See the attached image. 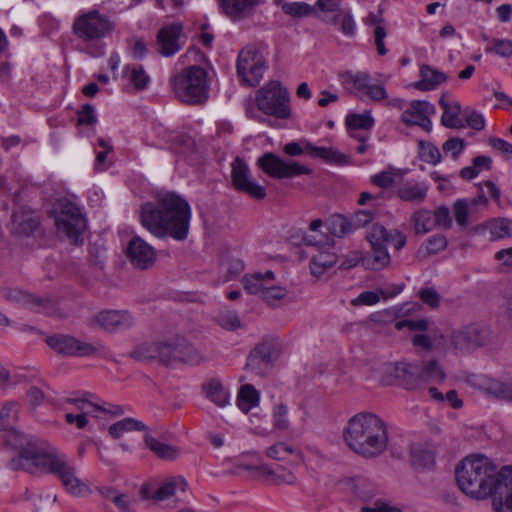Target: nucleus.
Here are the masks:
<instances>
[{
	"instance_id": "obj_1",
	"label": "nucleus",
	"mask_w": 512,
	"mask_h": 512,
	"mask_svg": "<svg viewBox=\"0 0 512 512\" xmlns=\"http://www.w3.org/2000/svg\"><path fill=\"white\" fill-rule=\"evenodd\" d=\"M455 477L460 490L474 499L493 496L496 512H512V467L500 470L486 456L465 457L455 468Z\"/></svg>"
},
{
	"instance_id": "obj_2",
	"label": "nucleus",
	"mask_w": 512,
	"mask_h": 512,
	"mask_svg": "<svg viewBox=\"0 0 512 512\" xmlns=\"http://www.w3.org/2000/svg\"><path fill=\"white\" fill-rule=\"evenodd\" d=\"M191 215L189 203L174 192L159 193L154 202L143 204L140 210L141 224L153 236L177 241L187 238Z\"/></svg>"
},
{
	"instance_id": "obj_3",
	"label": "nucleus",
	"mask_w": 512,
	"mask_h": 512,
	"mask_svg": "<svg viewBox=\"0 0 512 512\" xmlns=\"http://www.w3.org/2000/svg\"><path fill=\"white\" fill-rule=\"evenodd\" d=\"M346 445L365 459H374L388 448L386 422L378 415L360 412L349 419L343 432Z\"/></svg>"
},
{
	"instance_id": "obj_4",
	"label": "nucleus",
	"mask_w": 512,
	"mask_h": 512,
	"mask_svg": "<svg viewBox=\"0 0 512 512\" xmlns=\"http://www.w3.org/2000/svg\"><path fill=\"white\" fill-rule=\"evenodd\" d=\"M21 459L28 462L27 470L31 472L33 469H39L56 476L72 495L80 496L90 492L88 485L76 477L75 466L63 453H37L34 450H25L21 453Z\"/></svg>"
},
{
	"instance_id": "obj_5",
	"label": "nucleus",
	"mask_w": 512,
	"mask_h": 512,
	"mask_svg": "<svg viewBox=\"0 0 512 512\" xmlns=\"http://www.w3.org/2000/svg\"><path fill=\"white\" fill-rule=\"evenodd\" d=\"M175 97L188 105H203L209 98L210 83L206 70L192 65L170 79Z\"/></svg>"
},
{
	"instance_id": "obj_6",
	"label": "nucleus",
	"mask_w": 512,
	"mask_h": 512,
	"mask_svg": "<svg viewBox=\"0 0 512 512\" xmlns=\"http://www.w3.org/2000/svg\"><path fill=\"white\" fill-rule=\"evenodd\" d=\"M371 251L361 259L362 265L369 270H381L390 264L391 258L387 244H392L396 250H401L406 244V236L399 230L387 231L380 224H373L366 233Z\"/></svg>"
},
{
	"instance_id": "obj_7",
	"label": "nucleus",
	"mask_w": 512,
	"mask_h": 512,
	"mask_svg": "<svg viewBox=\"0 0 512 512\" xmlns=\"http://www.w3.org/2000/svg\"><path fill=\"white\" fill-rule=\"evenodd\" d=\"M255 102L257 108L267 116L282 120L291 117L289 91L277 80L269 81L257 90Z\"/></svg>"
},
{
	"instance_id": "obj_8",
	"label": "nucleus",
	"mask_w": 512,
	"mask_h": 512,
	"mask_svg": "<svg viewBox=\"0 0 512 512\" xmlns=\"http://www.w3.org/2000/svg\"><path fill=\"white\" fill-rule=\"evenodd\" d=\"M73 33L83 42H95L105 38L114 29L108 17L97 10L79 15L72 26Z\"/></svg>"
},
{
	"instance_id": "obj_9",
	"label": "nucleus",
	"mask_w": 512,
	"mask_h": 512,
	"mask_svg": "<svg viewBox=\"0 0 512 512\" xmlns=\"http://www.w3.org/2000/svg\"><path fill=\"white\" fill-rule=\"evenodd\" d=\"M47 345L54 350L57 354L64 356H100L107 357L109 354L108 349L101 343H88L83 342L75 337L58 334L48 337L46 340Z\"/></svg>"
},
{
	"instance_id": "obj_10",
	"label": "nucleus",
	"mask_w": 512,
	"mask_h": 512,
	"mask_svg": "<svg viewBox=\"0 0 512 512\" xmlns=\"http://www.w3.org/2000/svg\"><path fill=\"white\" fill-rule=\"evenodd\" d=\"M237 73L250 86H256L266 70V61L254 45H247L238 54Z\"/></svg>"
},
{
	"instance_id": "obj_11",
	"label": "nucleus",
	"mask_w": 512,
	"mask_h": 512,
	"mask_svg": "<svg viewBox=\"0 0 512 512\" xmlns=\"http://www.w3.org/2000/svg\"><path fill=\"white\" fill-rule=\"evenodd\" d=\"M55 224L59 232L64 233L73 244L78 243L86 227L85 218L79 207L69 201L61 203Z\"/></svg>"
},
{
	"instance_id": "obj_12",
	"label": "nucleus",
	"mask_w": 512,
	"mask_h": 512,
	"mask_svg": "<svg viewBox=\"0 0 512 512\" xmlns=\"http://www.w3.org/2000/svg\"><path fill=\"white\" fill-rule=\"evenodd\" d=\"M258 165L264 173L272 178H293L309 175L312 170L296 161H284L272 152L263 154L258 159Z\"/></svg>"
},
{
	"instance_id": "obj_13",
	"label": "nucleus",
	"mask_w": 512,
	"mask_h": 512,
	"mask_svg": "<svg viewBox=\"0 0 512 512\" xmlns=\"http://www.w3.org/2000/svg\"><path fill=\"white\" fill-rule=\"evenodd\" d=\"M489 336L487 328L480 324H469L452 331L450 345L455 353L473 351L483 346Z\"/></svg>"
},
{
	"instance_id": "obj_14",
	"label": "nucleus",
	"mask_w": 512,
	"mask_h": 512,
	"mask_svg": "<svg viewBox=\"0 0 512 512\" xmlns=\"http://www.w3.org/2000/svg\"><path fill=\"white\" fill-rule=\"evenodd\" d=\"M231 166L232 184L236 190L244 192L256 200H262L266 197L265 187L250 179L249 167L243 159L235 158Z\"/></svg>"
},
{
	"instance_id": "obj_15",
	"label": "nucleus",
	"mask_w": 512,
	"mask_h": 512,
	"mask_svg": "<svg viewBox=\"0 0 512 512\" xmlns=\"http://www.w3.org/2000/svg\"><path fill=\"white\" fill-rule=\"evenodd\" d=\"M384 373L387 376V383H399L406 388H413L419 382V365L398 361L385 365Z\"/></svg>"
},
{
	"instance_id": "obj_16",
	"label": "nucleus",
	"mask_w": 512,
	"mask_h": 512,
	"mask_svg": "<svg viewBox=\"0 0 512 512\" xmlns=\"http://www.w3.org/2000/svg\"><path fill=\"white\" fill-rule=\"evenodd\" d=\"M126 255L130 263L140 270L149 269L156 261L154 248L138 236L129 241Z\"/></svg>"
},
{
	"instance_id": "obj_17",
	"label": "nucleus",
	"mask_w": 512,
	"mask_h": 512,
	"mask_svg": "<svg viewBox=\"0 0 512 512\" xmlns=\"http://www.w3.org/2000/svg\"><path fill=\"white\" fill-rule=\"evenodd\" d=\"M434 113L433 104L425 100H414L410 103V107L402 113L401 119L408 125L420 126L425 131H430L432 127L430 116Z\"/></svg>"
},
{
	"instance_id": "obj_18",
	"label": "nucleus",
	"mask_w": 512,
	"mask_h": 512,
	"mask_svg": "<svg viewBox=\"0 0 512 512\" xmlns=\"http://www.w3.org/2000/svg\"><path fill=\"white\" fill-rule=\"evenodd\" d=\"M182 32L180 24H171L161 28L157 35V44L159 52L165 56L170 57L181 49L179 44V37Z\"/></svg>"
},
{
	"instance_id": "obj_19",
	"label": "nucleus",
	"mask_w": 512,
	"mask_h": 512,
	"mask_svg": "<svg viewBox=\"0 0 512 512\" xmlns=\"http://www.w3.org/2000/svg\"><path fill=\"white\" fill-rule=\"evenodd\" d=\"M304 241L307 245L317 248V253L312 255L310 262L311 273L314 276H321L327 269L331 268L337 262V256L335 253L330 251V247L318 246L317 243L313 242L308 237H304Z\"/></svg>"
},
{
	"instance_id": "obj_20",
	"label": "nucleus",
	"mask_w": 512,
	"mask_h": 512,
	"mask_svg": "<svg viewBox=\"0 0 512 512\" xmlns=\"http://www.w3.org/2000/svg\"><path fill=\"white\" fill-rule=\"evenodd\" d=\"M97 323L106 331L125 330L133 324V318L127 311H102L96 316Z\"/></svg>"
},
{
	"instance_id": "obj_21",
	"label": "nucleus",
	"mask_w": 512,
	"mask_h": 512,
	"mask_svg": "<svg viewBox=\"0 0 512 512\" xmlns=\"http://www.w3.org/2000/svg\"><path fill=\"white\" fill-rule=\"evenodd\" d=\"M428 185L423 181H406L396 191L397 196L405 202L420 204L427 198Z\"/></svg>"
},
{
	"instance_id": "obj_22",
	"label": "nucleus",
	"mask_w": 512,
	"mask_h": 512,
	"mask_svg": "<svg viewBox=\"0 0 512 512\" xmlns=\"http://www.w3.org/2000/svg\"><path fill=\"white\" fill-rule=\"evenodd\" d=\"M421 79L414 83V87L420 91L434 90L447 80L445 73L424 64L420 67Z\"/></svg>"
},
{
	"instance_id": "obj_23",
	"label": "nucleus",
	"mask_w": 512,
	"mask_h": 512,
	"mask_svg": "<svg viewBox=\"0 0 512 512\" xmlns=\"http://www.w3.org/2000/svg\"><path fill=\"white\" fill-rule=\"evenodd\" d=\"M439 104L443 109V114L441 117V123L448 128H461L463 127V123L459 118V113L461 111V106L458 102H450L446 95H442L439 100Z\"/></svg>"
},
{
	"instance_id": "obj_24",
	"label": "nucleus",
	"mask_w": 512,
	"mask_h": 512,
	"mask_svg": "<svg viewBox=\"0 0 512 512\" xmlns=\"http://www.w3.org/2000/svg\"><path fill=\"white\" fill-rule=\"evenodd\" d=\"M365 23L368 26L374 27V37L377 52L379 55L384 56L387 53V49L384 45V38L386 37L387 32L384 26V19L382 17L381 11H379L378 14L370 12L365 19Z\"/></svg>"
},
{
	"instance_id": "obj_25",
	"label": "nucleus",
	"mask_w": 512,
	"mask_h": 512,
	"mask_svg": "<svg viewBox=\"0 0 512 512\" xmlns=\"http://www.w3.org/2000/svg\"><path fill=\"white\" fill-rule=\"evenodd\" d=\"M274 280V273L270 270L265 273H253L243 278L244 288L250 294H263L264 287Z\"/></svg>"
},
{
	"instance_id": "obj_26",
	"label": "nucleus",
	"mask_w": 512,
	"mask_h": 512,
	"mask_svg": "<svg viewBox=\"0 0 512 512\" xmlns=\"http://www.w3.org/2000/svg\"><path fill=\"white\" fill-rule=\"evenodd\" d=\"M307 149L309 156L313 158H320L327 163L342 165L348 162L347 156L333 147H317L314 145H308Z\"/></svg>"
},
{
	"instance_id": "obj_27",
	"label": "nucleus",
	"mask_w": 512,
	"mask_h": 512,
	"mask_svg": "<svg viewBox=\"0 0 512 512\" xmlns=\"http://www.w3.org/2000/svg\"><path fill=\"white\" fill-rule=\"evenodd\" d=\"M6 431V443L20 451L18 459L13 460L14 468L21 466L23 469H27L28 462L25 459H21V453L25 450H29L28 448H25V445L29 442L27 437L19 431L15 430L13 426L6 429Z\"/></svg>"
},
{
	"instance_id": "obj_28",
	"label": "nucleus",
	"mask_w": 512,
	"mask_h": 512,
	"mask_svg": "<svg viewBox=\"0 0 512 512\" xmlns=\"http://www.w3.org/2000/svg\"><path fill=\"white\" fill-rule=\"evenodd\" d=\"M187 482L182 477H172L166 482L162 483L161 486L155 491L152 498L156 501H163L172 497L177 490L185 492L187 489Z\"/></svg>"
},
{
	"instance_id": "obj_29",
	"label": "nucleus",
	"mask_w": 512,
	"mask_h": 512,
	"mask_svg": "<svg viewBox=\"0 0 512 512\" xmlns=\"http://www.w3.org/2000/svg\"><path fill=\"white\" fill-rule=\"evenodd\" d=\"M223 12L231 17H240L246 11L254 8L260 0H218Z\"/></svg>"
},
{
	"instance_id": "obj_30",
	"label": "nucleus",
	"mask_w": 512,
	"mask_h": 512,
	"mask_svg": "<svg viewBox=\"0 0 512 512\" xmlns=\"http://www.w3.org/2000/svg\"><path fill=\"white\" fill-rule=\"evenodd\" d=\"M176 362L199 364L202 356L189 342L183 338H176Z\"/></svg>"
},
{
	"instance_id": "obj_31",
	"label": "nucleus",
	"mask_w": 512,
	"mask_h": 512,
	"mask_svg": "<svg viewBox=\"0 0 512 512\" xmlns=\"http://www.w3.org/2000/svg\"><path fill=\"white\" fill-rule=\"evenodd\" d=\"M206 397L215 405L224 407L229 404V393L224 389L221 382L217 379H210L204 386Z\"/></svg>"
},
{
	"instance_id": "obj_32",
	"label": "nucleus",
	"mask_w": 512,
	"mask_h": 512,
	"mask_svg": "<svg viewBox=\"0 0 512 512\" xmlns=\"http://www.w3.org/2000/svg\"><path fill=\"white\" fill-rule=\"evenodd\" d=\"M419 381L439 383L444 381L446 374L437 360H428L419 365Z\"/></svg>"
},
{
	"instance_id": "obj_33",
	"label": "nucleus",
	"mask_w": 512,
	"mask_h": 512,
	"mask_svg": "<svg viewBox=\"0 0 512 512\" xmlns=\"http://www.w3.org/2000/svg\"><path fill=\"white\" fill-rule=\"evenodd\" d=\"M148 427L141 421L134 418H124L112 424L108 432L113 439H119L125 432L146 431Z\"/></svg>"
},
{
	"instance_id": "obj_34",
	"label": "nucleus",
	"mask_w": 512,
	"mask_h": 512,
	"mask_svg": "<svg viewBox=\"0 0 512 512\" xmlns=\"http://www.w3.org/2000/svg\"><path fill=\"white\" fill-rule=\"evenodd\" d=\"M144 440L147 447L161 459L173 460L179 455L176 447L162 443L151 435H145Z\"/></svg>"
},
{
	"instance_id": "obj_35",
	"label": "nucleus",
	"mask_w": 512,
	"mask_h": 512,
	"mask_svg": "<svg viewBox=\"0 0 512 512\" xmlns=\"http://www.w3.org/2000/svg\"><path fill=\"white\" fill-rule=\"evenodd\" d=\"M345 484L353 494L363 500L372 498L375 492L373 485L363 477L347 479Z\"/></svg>"
},
{
	"instance_id": "obj_36",
	"label": "nucleus",
	"mask_w": 512,
	"mask_h": 512,
	"mask_svg": "<svg viewBox=\"0 0 512 512\" xmlns=\"http://www.w3.org/2000/svg\"><path fill=\"white\" fill-rule=\"evenodd\" d=\"M491 239L498 240L512 236V220L508 218H495L487 222Z\"/></svg>"
},
{
	"instance_id": "obj_37",
	"label": "nucleus",
	"mask_w": 512,
	"mask_h": 512,
	"mask_svg": "<svg viewBox=\"0 0 512 512\" xmlns=\"http://www.w3.org/2000/svg\"><path fill=\"white\" fill-rule=\"evenodd\" d=\"M250 352L272 365L278 356V345L274 339L264 338Z\"/></svg>"
},
{
	"instance_id": "obj_38",
	"label": "nucleus",
	"mask_w": 512,
	"mask_h": 512,
	"mask_svg": "<svg viewBox=\"0 0 512 512\" xmlns=\"http://www.w3.org/2000/svg\"><path fill=\"white\" fill-rule=\"evenodd\" d=\"M411 221L413 222L416 234H426L435 227L432 212L427 209L417 210L413 213Z\"/></svg>"
},
{
	"instance_id": "obj_39",
	"label": "nucleus",
	"mask_w": 512,
	"mask_h": 512,
	"mask_svg": "<svg viewBox=\"0 0 512 512\" xmlns=\"http://www.w3.org/2000/svg\"><path fill=\"white\" fill-rule=\"evenodd\" d=\"M259 402V393L251 384L243 385L238 393V406L247 413L252 407Z\"/></svg>"
},
{
	"instance_id": "obj_40",
	"label": "nucleus",
	"mask_w": 512,
	"mask_h": 512,
	"mask_svg": "<svg viewBox=\"0 0 512 512\" xmlns=\"http://www.w3.org/2000/svg\"><path fill=\"white\" fill-rule=\"evenodd\" d=\"M328 230L332 235L339 238L354 232L350 219L340 214H335L330 217L328 220Z\"/></svg>"
},
{
	"instance_id": "obj_41",
	"label": "nucleus",
	"mask_w": 512,
	"mask_h": 512,
	"mask_svg": "<svg viewBox=\"0 0 512 512\" xmlns=\"http://www.w3.org/2000/svg\"><path fill=\"white\" fill-rule=\"evenodd\" d=\"M23 301L30 305L36 312L53 314L56 310V302L48 297L23 294Z\"/></svg>"
},
{
	"instance_id": "obj_42",
	"label": "nucleus",
	"mask_w": 512,
	"mask_h": 512,
	"mask_svg": "<svg viewBox=\"0 0 512 512\" xmlns=\"http://www.w3.org/2000/svg\"><path fill=\"white\" fill-rule=\"evenodd\" d=\"M19 404L17 402H7L0 410V431L14 426L18 419Z\"/></svg>"
},
{
	"instance_id": "obj_43",
	"label": "nucleus",
	"mask_w": 512,
	"mask_h": 512,
	"mask_svg": "<svg viewBox=\"0 0 512 512\" xmlns=\"http://www.w3.org/2000/svg\"><path fill=\"white\" fill-rule=\"evenodd\" d=\"M411 461L417 468H431L434 464V455L428 449L418 445L411 449Z\"/></svg>"
},
{
	"instance_id": "obj_44",
	"label": "nucleus",
	"mask_w": 512,
	"mask_h": 512,
	"mask_svg": "<svg viewBox=\"0 0 512 512\" xmlns=\"http://www.w3.org/2000/svg\"><path fill=\"white\" fill-rule=\"evenodd\" d=\"M287 289L282 286L273 285L272 282L264 287L262 299L271 307H276L280 301L287 296Z\"/></svg>"
},
{
	"instance_id": "obj_45",
	"label": "nucleus",
	"mask_w": 512,
	"mask_h": 512,
	"mask_svg": "<svg viewBox=\"0 0 512 512\" xmlns=\"http://www.w3.org/2000/svg\"><path fill=\"white\" fill-rule=\"evenodd\" d=\"M343 83L345 85H352V87L358 91H362L366 93L370 83L371 78L369 74L364 72L351 73L346 72L342 75Z\"/></svg>"
},
{
	"instance_id": "obj_46",
	"label": "nucleus",
	"mask_w": 512,
	"mask_h": 512,
	"mask_svg": "<svg viewBox=\"0 0 512 512\" xmlns=\"http://www.w3.org/2000/svg\"><path fill=\"white\" fill-rule=\"evenodd\" d=\"M486 392L498 399L512 402V382L491 381Z\"/></svg>"
},
{
	"instance_id": "obj_47",
	"label": "nucleus",
	"mask_w": 512,
	"mask_h": 512,
	"mask_svg": "<svg viewBox=\"0 0 512 512\" xmlns=\"http://www.w3.org/2000/svg\"><path fill=\"white\" fill-rule=\"evenodd\" d=\"M346 125L351 132H356L358 129L368 130L374 125V119L368 111L363 114H349L346 117Z\"/></svg>"
},
{
	"instance_id": "obj_48",
	"label": "nucleus",
	"mask_w": 512,
	"mask_h": 512,
	"mask_svg": "<svg viewBox=\"0 0 512 512\" xmlns=\"http://www.w3.org/2000/svg\"><path fill=\"white\" fill-rule=\"evenodd\" d=\"M131 357L138 361H158V343H145L139 345L131 352Z\"/></svg>"
},
{
	"instance_id": "obj_49",
	"label": "nucleus",
	"mask_w": 512,
	"mask_h": 512,
	"mask_svg": "<svg viewBox=\"0 0 512 512\" xmlns=\"http://www.w3.org/2000/svg\"><path fill=\"white\" fill-rule=\"evenodd\" d=\"M285 454H295L299 462L303 461L302 453L284 442H278L266 450V455L275 460H285Z\"/></svg>"
},
{
	"instance_id": "obj_50",
	"label": "nucleus",
	"mask_w": 512,
	"mask_h": 512,
	"mask_svg": "<svg viewBox=\"0 0 512 512\" xmlns=\"http://www.w3.org/2000/svg\"><path fill=\"white\" fill-rule=\"evenodd\" d=\"M419 158L426 163L436 165L441 160V153L434 144L421 140L419 141Z\"/></svg>"
},
{
	"instance_id": "obj_51",
	"label": "nucleus",
	"mask_w": 512,
	"mask_h": 512,
	"mask_svg": "<svg viewBox=\"0 0 512 512\" xmlns=\"http://www.w3.org/2000/svg\"><path fill=\"white\" fill-rule=\"evenodd\" d=\"M333 24H339L341 32L346 36H354L356 24L350 12H338L332 18Z\"/></svg>"
},
{
	"instance_id": "obj_52",
	"label": "nucleus",
	"mask_w": 512,
	"mask_h": 512,
	"mask_svg": "<svg viewBox=\"0 0 512 512\" xmlns=\"http://www.w3.org/2000/svg\"><path fill=\"white\" fill-rule=\"evenodd\" d=\"M245 368L251 371L252 373L256 374L257 376L264 377L269 373V371L272 368V365L269 364L264 359L257 357L255 354L250 352L247 357V363Z\"/></svg>"
},
{
	"instance_id": "obj_53",
	"label": "nucleus",
	"mask_w": 512,
	"mask_h": 512,
	"mask_svg": "<svg viewBox=\"0 0 512 512\" xmlns=\"http://www.w3.org/2000/svg\"><path fill=\"white\" fill-rule=\"evenodd\" d=\"M176 339L170 342L158 343V362L164 365H173L176 363Z\"/></svg>"
},
{
	"instance_id": "obj_54",
	"label": "nucleus",
	"mask_w": 512,
	"mask_h": 512,
	"mask_svg": "<svg viewBox=\"0 0 512 512\" xmlns=\"http://www.w3.org/2000/svg\"><path fill=\"white\" fill-rule=\"evenodd\" d=\"M217 323L225 330L233 331L242 327L241 320L235 311H222L217 316Z\"/></svg>"
},
{
	"instance_id": "obj_55",
	"label": "nucleus",
	"mask_w": 512,
	"mask_h": 512,
	"mask_svg": "<svg viewBox=\"0 0 512 512\" xmlns=\"http://www.w3.org/2000/svg\"><path fill=\"white\" fill-rule=\"evenodd\" d=\"M282 10L287 15L300 18L312 14L314 8L304 2H291L284 3L282 5Z\"/></svg>"
},
{
	"instance_id": "obj_56",
	"label": "nucleus",
	"mask_w": 512,
	"mask_h": 512,
	"mask_svg": "<svg viewBox=\"0 0 512 512\" xmlns=\"http://www.w3.org/2000/svg\"><path fill=\"white\" fill-rule=\"evenodd\" d=\"M375 216V212L370 209L359 210L355 212L349 219L351 221V226L353 231L365 227L369 224Z\"/></svg>"
},
{
	"instance_id": "obj_57",
	"label": "nucleus",
	"mask_w": 512,
	"mask_h": 512,
	"mask_svg": "<svg viewBox=\"0 0 512 512\" xmlns=\"http://www.w3.org/2000/svg\"><path fill=\"white\" fill-rule=\"evenodd\" d=\"M493 46L487 47V53H495L501 57L512 56V41L507 39H493Z\"/></svg>"
},
{
	"instance_id": "obj_58",
	"label": "nucleus",
	"mask_w": 512,
	"mask_h": 512,
	"mask_svg": "<svg viewBox=\"0 0 512 512\" xmlns=\"http://www.w3.org/2000/svg\"><path fill=\"white\" fill-rule=\"evenodd\" d=\"M130 82L137 90L147 88L150 78L141 66L133 67L129 76Z\"/></svg>"
},
{
	"instance_id": "obj_59",
	"label": "nucleus",
	"mask_w": 512,
	"mask_h": 512,
	"mask_svg": "<svg viewBox=\"0 0 512 512\" xmlns=\"http://www.w3.org/2000/svg\"><path fill=\"white\" fill-rule=\"evenodd\" d=\"M448 241L442 234H436L430 237L425 244L427 254L433 255L438 254L447 247Z\"/></svg>"
},
{
	"instance_id": "obj_60",
	"label": "nucleus",
	"mask_w": 512,
	"mask_h": 512,
	"mask_svg": "<svg viewBox=\"0 0 512 512\" xmlns=\"http://www.w3.org/2000/svg\"><path fill=\"white\" fill-rule=\"evenodd\" d=\"M66 402L73 404L75 409L80 413L88 415L91 413V409L95 411H106L105 408L88 401L85 398H67Z\"/></svg>"
},
{
	"instance_id": "obj_61",
	"label": "nucleus",
	"mask_w": 512,
	"mask_h": 512,
	"mask_svg": "<svg viewBox=\"0 0 512 512\" xmlns=\"http://www.w3.org/2000/svg\"><path fill=\"white\" fill-rule=\"evenodd\" d=\"M465 148V141L454 137L444 142L442 149L444 153H450L453 159H457Z\"/></svg>"
},
{
	"instance_id": "obj_62",
	"label": "nucleus",
	"mask_w": 512,
	"mask_h": 512,
	"mask_svg": "<svg viewBox=\"0 0 512 512\" xmlns=\"http://www.w3.org/2000/svg\"><path fill=\"white\" fill-rule=\"evenodd\" d=\"M421 301L431 308H437L440 302V295L433 287L423 288L418 293Z\"/></svg>"
},
{
	"instance_id": "obj_63",
	"label": "nucleus",
	"mask_w": 512,
	"mask_h": 512,
	"mask_svg": "<svg viewBox=\"0 0 512 512\" xmlns=\"http://www.w3.org/2000/svg\"><path fill=\"white\" fill-rule=\"evenodd\" d=\"M77 114L79 125L91 126L97 121L94 107L91 104H84Z\"/></svg>"
},
{
	"instance_id": "obj_64",
	"label": "nucleus",
	"mask_w": 512,
	"mask_h": 512,
	"mask_svg": "<svg viewBox=\"0 0 512 512\" xmlns=\"http://www.w3.org/2000/svg\"><path fill=\"white\" fill-rule=\"evenodd\" d=\"M433 215V222H435L436 226H441L443 228H450L452 226V219L450 216V211L446 206H441L435 210Z\"/></svg>"
}]
</instances>
